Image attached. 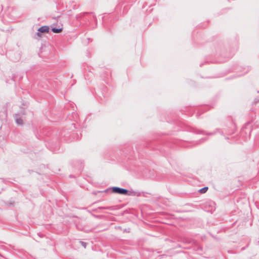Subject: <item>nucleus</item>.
Instances as JSON below:
<instances>
[{
  "mask_svg": "<svg viewBox=\"0 0 259 259\" xmlns=\"http://www.w3.org/2000/svg\"><path fill=\"white\" fill-rule=\"evenodd\" d=\"M88 14V12H84V13H83V15H85V14Z\"/></svg>",
  "mask_w": 259,
  "mask_h": 259,
  "instance_id": "obj_9",
  "label": "nucleus"
},
{
  "mask_svg": "<svg viewBox=\"0 0 259 259\" xmlns=\"http://www.w3.org/2000/svg\"><path fill=\"white\" fill-rule=\"evenodd\" d=\"M112 192L113 193H117L119 194L130 195V194L129 193L130 192L128 190L117 187H112Z\"/></svg>",
  "mask_w": 259,
  "mask_h": 259,
  "instance_id": "obj_1",
  "label": "nucleus"
},
{
  "mask_svg": "<svg viewBox=\"0 0 259 259\" xmlns=\"http://www.w3.org/2000/svg\"><path fill=\"white\" fill-rule=\"evenodd\" d=\"M208 190V187H204L201 189H200L198 191L199 193H201V194H203V193H205Z\"/></svg>",
  "mask_w": 259,
  "mask_h": 259,
  "instance_id": "obj_5",
  "label": "nucleus"
},
{
  "mask_svg": "<svg viewBox=\"0 0 259 259\" xmlns=\"http://www.w3.org/2000/svg\"><path fill=\"white\" fill-rule=\"evenodd\" d=\"M15 119L16 123L18 124L22 125L23 124V120L19 116L18 114H16L15 115Z\"/></svg>",
  "mask_w": 259,
  "mask_h": 259,
  "instance_id": "obj_3",
  "label": "nucleus"
},
{
  "mask_svg": "<svg viewBox=\"0 0 259 259\" xmlns=\"http://www.w3.org/2000/svg\"><path fill=\"white\" fill-rule=\"evenodd\" d=\"M79 242L83 246V247L84 248L86 247V246H87V243L86 242H83V241H80Z\"/></svg>",
  "mask_w": 259,
  "mask_h": 259,
  "instance_id": "obj_7",
  "label": "nucleus"
},
{
  "mask_svg": "<svg viewBox=\"0 0 259 259\" xmlns=\"http://www.w3.org/2000/svg\"><path fill=\"white\" fill-rule=\"evenodd\" d=\"M62 28H55V27H53L52 29V31L54 33H58L61 32L62 31Z\"/></svg>",
  "mask_w": 259,
  "mask_h": 259,
  "instance_id": "obj_4",
  "label": "nucleus"
},
{
  "mask_svg": "<svg viewBox=\"0 0 259 259\" xmlns=\"http://www.w3.org/2000/svg\"><path fill=\"white\" fill-rule=\"evenodd\" d=\"M49 27L48 26H43L40 27L38 29V32H37L36 34L38 36H40V33H46L48 32L49 31Z\"/></svg>",
  "mask_w": 259,
  "mask_h": 259,
  "instance_id": "obj_2",
  "label": "nucleus"
},
{
  "mask_svg": "<svg viewBox=\"0 0 259 259\" xmlns=\"http://www.w3.org/2000/svg\"><path fill=\"white\" fill-rule=\"evenodd\" d=\"M198 134H206V135H212L214 134L213 133H204V131H200L199 133H198Z\"/></svg>",
  "mask_w": 259,
  "mask_h": 259,
  "instance_id": "obj_6",
  "label": "nucleus"
},
{
  "mask_svg": "<svg viewBox=\"0 0 259 259\" xmlns=\"http://www.w3.org/2000/svg\"><path fill=\"white\" fill-rule=\"evenodd\" d=\"M101 208L107 209H109V207H101Z\"/></svg>",
  "mask_w": 259,
  "mask_h": 259,
  "instance_id": "obj_8",
  "label": "nucleus"
}]
</instances>
